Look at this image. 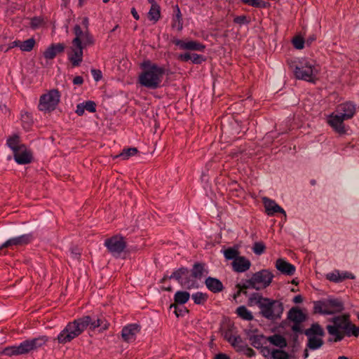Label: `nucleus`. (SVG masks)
Wrapping results in <instances>:
<instances>
[{
	"label": "nucleus",
	"instance_id": "1",
	"mask_svg": "<svg viewBox=\"0 0 359 359\" xmlns=\"http://www.w3.org/2000/svg\"><path fill=\"white\" fill-rule=\"evenodd\" d=\"M75 37L68 52V59L73 66H79L83 60V50L94 43V40L88 31L81 29L79 25L74 27Z\"/></svg>",
	"mask_w": 359,
	"mask_h": 359
},
{
	"label": "nucleus",
	"instance_id": "2",
	"mask_svg": "<svg viewBox=\"0 0 359 359\" xmlns=\"http://www.w3.org/2000/svg\"><path fill=\"white\" fill-rule=\"evenodd\" d=\"M143 70L139 76V83L149 89H156L161 86L165 70L164 68L149 62H144Z\"/></svg>",
	"mask_w": 359,
	"mask_h": 359
},
{
	"label": "nucleus",
	"instance_id": "3",
	"mask_svg": "<svg viewBox=\"0 0 359 359\" xmlns=\"http://www.w3.org/2000/svg\"><path fill=\"white\" fill-rule=\"evenodd\" d=\"M320 71V66L313 59L302 57L298 60L294 69L297 79L314 83Z\"/></svg>",
	"mask_w": 359,
	"mask_h": 359
},
{
	"label": "nucleus",
	"instance_id": "4",
	"mask_svg": "<svg viewBox=\"0 0 359 359\" xmlns=\"http://www.w3.org/2000/svg\"><path fill=\"white\" fill-rule=\"evenodd\" d=\"M48 340V337L45 335L25 340L19 345L6 347L2 351L1 354L7 356L27 354L42 347L46 344Z\"/></svg>",
	"mask_w": 359,
	"mask_h": 359
},
{
	"label": "nucleus",
	"instance_id": "5",
	"mask_svg": "<svg viewBox=\"0 0 359 359\" xmlns=\"http://www.w3.org/2000/svg\"><path fill=\"white\" fill-rule=\"evenodd\" d=\"M88 320V318H81L69 323L57 335L58 343L65 344L79 336L87 328Z\"/></svg>",
	"mask_w": 359,
	"mask_h": 359
},
{
	"label": "nucleus",
	"instance_id": "6",
	"mask_svg": "<svg viewBox=\"0 0 359 359\" xmlns=\"http://www.w3.org/2000/svg\"><path fill=\"white\" fill-rule=\"evenodd\" d=\"M313 305L314 312L322 315H332L344 308L340 300L332 297L314 302Z\"/></svg>",
	"mask_w": 359,
	"mask_h": 359
},
{
	"label": "nucleus",
	"instance_id": "7",
	"mask_svg": "<svg viewBox=\"0 0 359 359\" xmlns=\"http://www.w3.org/2000/svg\"><path fill=\"white\" fill-rule=\"evenodd\" d=\"M259 307L262 316L269 320L280 318L283 311V304L280 302L269 299H264L260 302Z\"/></svg>",
	"mask_w": 359,
	"mask_h": 359
},
{
	"label": "nucleus",
	"instance_id": "8",
	"mask_svg": "<svg viewBox=\"0 0 359 359\" xmlns=\"http://www.w3.org/2000/svg\"><path fill=\"white\" fill-rule=\"evenodd\" d=\"M60 100V94L59 91L55 89L50 90L40 97L38 108L41 111H52L56 108Z\"/></svg>",
	"mask_w": 359,
	"mask_h": 359
},
{
	"label": "nucleus",
	"instance_id": "9",
	"mask_svg": "<svg viewBox=\"0 0 359 359\" xmlns=\"http://www.w3.org/2000/svg\"><path fill=\"white\" fill-rule=\"evenodd\" d=\"M324 330L318 324H313L306 331V335L308 337L307 346L310 349L316 350L320 348L323 344V337Z\"/></svg>",
	"mask_w": 359,
	"mask_h": 359
},
{
	"label": "nucleus",
	"instance_id": "10",
	"mask_svg": "<svg viewBox=\"0 0 359 359\" xmlns=\"http://www.w3.org/2000/svg\"><path fill=\"white\" fill-rule=\"evenodd\" d=\"M170 278L175 279L184 287L187 289L197 288L198 280L191 276V273L187 268H180L174 271Z\"/></svg>",
	"mask_w": 359,
	"mask_h": 359
},
{
	"label": "nucleus",
	"instance_id": "11",
	"mask_svg": "<svg viewBox=\"0 0 359 359\" xmlns=\"http://www.w3.org/2000/svg\"><path fill=\"white\" fill-rule=\"evenodd\" d=\"M273 278V273L269 270L264 269L254 273L249 280V284L256 290H261L268 287Z\"/></svg>",
	"mask_w": 359,
	"mask_h": 359
},
{
	"label": "nucleus",
	"instance_id": "12",
	"mask_svg": "<svg viewBox=\"0 0 359 359\" xmlns=\"http://www.w3.org/2000/svg\"><path fill=\"white\" fill-rule=\"evenodd\" d=\"M104 245L107 250L114 255H119L126 248V243L123 238L115 236L104 241Z\"/></svg>",
	"mask_w": 359,
	"mask_h": 359
},
{
	"label": "nucleus",
	"instance_id": "13",
	"mask_svg": "<svg viewBox=\"0 0 359 359\" xmlns=\"http://www.w3.org/2000/svg\"><path fill=\"white\" fill-rule=\"evenodd\" d=\"M347 120L344 118L337 110L327 117V122L330 126L338 133L344 134L346 133L344 121Z\"/></svg>",
	"mask_w": 359,
	"mask_h": 359
},
{
	"label": "nucleus",
	"instance_id": "14",
	"mask_svg": "<svg viewBox=\"0 0 359 359\" xmlns=\"http://www.w3.org/2000/svg\"><path fill=\"white\" fill-rule=\"evenodd\" d=\"M13 155L16 163L20 165L29 163L32 160V153L24 144H21L19 149L13 152Z\"/></svg>",
	"mask_w": 359,
	"mask_h": 359
},
{
	"label": "nucleus",
	"instance_id": "15",
	"mask_svg": "<svg viewBox=\"0 0 359 359\" xmlns=\"http://www.w3.org/2000/svg\"><path fill=\"white\" fill-rule=\"evenodd\" d=\"M266 213L269 216H273L276 213H281L286 218V212L274 200L267 197L262 198Z\"/></svg>",
	"mask_w": 359,
	"mask_h": 359
},
{
	"label": "nucleus",
	"instance_id": "16",
	"mask_svg": "<svg viewBox=\"0 0 359 359\" xmlns=\"http://www.w3.org/2000/svg\"><path fill=\"white\" fill-rule=\"evenodd\" d=\"M174 43L181 50H198L203 51L205 46L196 41H184L176 39Z\"/></svg>",
	"mask_w": 359,
	"mask_h": 359
},
{
	"label": "nucleus",
	"instance_id": "17",
	"mask_svg": "<svg viewBox=\"0 0 359 359\" xmlns=\"http://www.w3.org/2000/svg\"><path fill=\"white\" fill-rule=\"evenodd\" d=\"M32 239V235L30 233L21 235L20 236L8 239L2 244L0 248L25 245L29 243Z\"/></svg>",
	"mask_w": 359,
	"mask_h": 359
},
{
	"label": "nucleus",
	"instance_id": "18",
	"mask_svg": "<svg viewBox=\"0 0 359 359\" xmlns=\"http://www.w3.org/2000/svg\"><path fill=\"white\" fill-rule=\"evenodd\" d=\"M326 278L334 283H339L346 279H354L355 276L346 271H341L339 270H334L326 274Z\"/></svg>",
	"mask_w": 359,
	"mask_h": 359
},
{
	"label": "nucleus",
	"instance_id": "19",
	"mask_svg": "<svg viewBox=\"0 0 359 359\" xmlns=\"http://www.w3.org/2000/svg\"><path fill=\"white\" fill-rule=\"evenodd\" d=\"M140 332V327L136 324H131L123 328L121 335L128 342L133 341Z\"/></svg>",
	"mask_w": 359,
	"mask_h": 359
},
{
	"label": "nucleus",
	"instance_id": "20",
	"mask_svg": "<svg viewBox=\"0 0 359 359\" xmlns=\"http://www.w3.org/2000/svg\"><path fill=\"white\" fill-rule=\"evenodd\" d=\"M250 266V261L246 257L242 256H238L232 262L233 271L238 273H243L248 271Z\"/></svg>",
	"mask_w": 359,
	"mask_h": 359
},
{
	"label": "nucleus",
	"instance_id": "21",
	"mask_svg": "<svg viewBox=\"0 0 359 359\" xmlns=\"http://www.w3.org/2000/svg\"><path fill=\"white\" fill-rule=\"evenodd\" d=\"M337 111L346 119H349L353 116L356 111V107L350 102H346L339 105Z\"/></svg>",
	"mask_w": 359,
	"mask_h": 359
},
{
	"label": "nucleus",
	"instance_id": "22",
	"mask_svg": "<svg viewBox=\"0 0 359 359\" xmlns=\"http://www.w3.org/2000/svg\"><path fill=\"white\" fill-rule=\"evenodd\" d=\"M190 298L189 292L187 291H177L174 295L175 304L170 306V309H175V313L177 317H179L177 312V305H182L186 304Z\"/></svg>",
	"mask_w": 359,
	"mask_h": 359
},
{
	"label": "nucleus",
	"instance_id": "23",
	"mask_svg": "<svg viewBox=\"0 0 359 359\" xmlns=\"http://www.w3.org/2000/svg\"><path fill=\"white\" fill-rule=\"evenodd\" d=\"M276 269L282 273L292 276L295 272V266L283 259H278L276 262Z\"/></svg>",
	"mask_w": 359,
	"mask_h": 359
},
{
	"label": "nucleus",
	"instance_id": "24",
	"mask_svg": "<svg viewBox=\"0 0 359 359\" xmlns=\"http://www.w3.org/2000/svg\"><path fill=\"white\" fill-rule=\"evenodd\" d=\"M65 46L62 43L52 44L48 47L43 53V56L46 60L53 59L58 53L62 52Z\"/></svg>",
	"mask_w": 359,
	"mask_h": 359
},
{
	"label": "nucleus",
	"instance_id": "25",
	"mask_svg": "<svg viewBox=\"0 0 359 359\" xmlns=\"http://www.w3.org/2000/svg\"><path fill=\"white\" fill-rule=\"evenodd\" d=\"M263 355L265 357H269L268 359H288L289 355L287 353L280 349L264 348Z\"/></svg>",
	"mask_w": 359,
	"mask_h": 359
},
{
	"label": "nucleus",
	"instance_id": "26",
	"mask_svg": "<svg viewBox=\"0 0 359 359\" xmlns=\"http://www.w3.org/2000/svg\"><path fill=\"white\" fill-rule=\"evenodd\" d=\"M250 341L252 346L256 348L262 349V353L264 348H266V347H264V346L267 342V337H265L262 334L252 335L250 337Z\"/></svg>",
	"mask_w": 359,
	"mask_h": 359
},
{
	"label": "nucleus",
	"instance_id": "27",
	"mask_svg": "<svg viewBox=\"0 0 359 359\" xmlns=\"http://www.w3.org/2000/svg\"><path fill=\"white\" fill-rule=\"evenodd\" d=\"M83 318H88L89 319V323H88V327L89 326L90 329H95L97 327H100L101 330H105L108 329L109 323L103 318H97L96 320H92L91 318L88 316H83Z\"/></svg>",
	"mask_w": 359,
	"mask_h": 359
},
{
	"label": "nucleus",
	"instance_id": "28",
	"mask_svg": "<svg viewBox=\"0 0 359 359\" xmlns=\"http://www.w3.org/2000/svg\"><path fill=\"white\" fill-rule=\"evenodd\" d=\"M205 283L208 289L212 292H219L223 289L222 282L217 278L209 277L206 278Z\"/></svg>",
	"mask_w": 359,
	"mask_h": 359
},
{
	"label": "nucleus",
	"instance_id": "29",
	"mask_svg": "<svg viewBox=\"0 0 359 359\" xmlns=\"http://www.w3.org/2000/svg\"><path fill=\"white\" fill-rule=\"evenodd\" d=\"M267 341L280 348H283L287 346L286 339L280 334H273L267 337Z\"/></svg>",
	"mask_w": 359,
	"mask_h": 359
},
{
	"label": "nucleus",
	"instance_id": "30",
	"mask_svg": "<svg viewBox=\"0 0 359 359\" xmlns=\"http://www.w3.org/2000/svg\"><path fill=\"white\" fill-rule=\"evenodd\" d=\"M327 329L328 333L332 337V340H334V341H338L344 338V330L339 327H337L336 326H334L332 325H327Z\"/></svg>",
	"mask_w": 359,
	"mask_h": 359
},
{
	"label": "nucleus",
	"instance_id": "31",
	"mask_svg": "<svg viewBox=\"0 0 359 359\" xmlns=\"http://www.w3.org/2000/svg\"><path fill=\"white\" fill-rule=\"evenodd\" d=\"M332 322V325L336 326L337 327H339L344 331L348 330L350 325V322L348 321V319L346 316H339L335 317L333 318Z\"/></svg>",
	"mask_w": 359,
	"mask_h": 359
},
{
	"label": "nucleus",
	"instance_id": "32",
	"mask_svg": "<svg viewBox=\"0 0 359 359\" xmlns=\"http://www.w3.org/2000/svg\"><path fill=\"white\" fill-rule=\"evenodd\" d=\"M288 318L294 323H301L304 320L305 316L301 310L293 308L288 313Z\"/></svg>",
	"mask_w": 359,
	"mask_h": 359
},
{
	"label": "nucleus",
	"instance_id": "33",
	"mask_svg": "<svg viewBox=\"0 0 359 359\" xmlns=\"http://www.w3.org/2000/svg\"><path fill=\"white\" fill-rule=\"evenodd\" d=\"M205 273H207V271H205L204 266L201 264H195L191 272V276L197 280H201Z\"/></svg>",
	"mask_w": 359,
	"mask_h": 359
},
{
	"label": "nucleus",
	"instance_id": "34",
	"mask_svg": "<svg viewBox=\"0 0 359 359\" xmlns=\"http://www.w3.org/2000/svg\"><path fill=\"white\" fill-rule=\"evenodd\" d=\"M224 337L233 347H241L242 340L239 336L233 334L231 332H226Z\"/></svg>",
	"mask_w": 359,
	"mask_h": 359
},
{
	"label": "nucleus",
	"instance_id": "35",
	"mask_svg": "<svg viewBox=\"0 0 359 359\" xmlns=\"http://www.w3.org/2000/svg\"><path fill=\"white\" fill-rule=\"evenodd\" d=\"M148 18L154 23L160 18V6L158 4H153L148 13Z\"/></svg>",
	"mask_w": 359,
	"mask_h": 359
},
{
	"label": "nucleus",
	"instance_id": "36",
	"mask_svg": "<svg viewBox=\"0 0 359 359\" xmlns=\"http://www.w3.org/2000/svg\"><path fill=\"white\" fill-rule=\"evenodd\" d=\"M236 313L239 317L245 320H251L253 318L251 311L244 306L238 307L236 309Z\"/></svg>",
	"mask_w": 359,
	"mask_h": 359
},
{
	"label": "nucleus",
	"instance_id": "37",
	"mask_svg": "<svg viewBox=\"0 0 359 359\" xmlns=\"http://www.w3.org/2000/svg\"><path fill=\"white\" fill-rule=\"evenodd\" d=\"M137 153V149L135 147H130L124 149L122 152L117 156L123 160H127L130 157L135 156Z\"/></svg>",
	"mask_w": 359,
	"mask_h": 359
},
{
	"label": "nucleus",
	"instance_id": "38",
	"mask_svg": "<svg viewBox=\"0 0 359 359\" xmlns=\"http://www.w3.org/2000/svg\"><path fill=\"white\" fill-rule=\"evenodd\" d=\"M35 45V40L33 38L21 41L20 50L25 52L31 51Z\"/></svg>",
	"mask_w": 359,
	"mask_h": 359
},
{
	"label": "nucleus",
	"instance_id": "39",
	"mask_svg": "<svg viewBox=\"0 0 359 359\" xmlns=\"http://www.w3.org/2000/svg\"><path fill=\"white\" fill-rule=\"evenodd\" d=\"M7 145L10 147L13 152L16 151L21 145L19 144V137L17 135H13L9 137L7 140Z\"/></svg>",
	"mask_w": 359,
	"mask_h": 359
},
{
	"label": "nucleus",
	"instance_id": "40",
	"mask_svg": "<svg viewBox=\"0 0 359 359\" xmlns=\"http://www.w3.org/2000/svg\"><path fill=\"white\" fill-rule=\"evenodd\" d=\"M223 255L226 259H233V261L238 257L239 252L238 250L230 248L223 250Z\"/></svg>",
	"mask_w": 359,
	"mask_h": 359
},
{
	"label": "nucleus",
	"instance_id": "41",
	"mask_svg": "<svg viewBox=\"0 0 359 359\" xmlns=\"http://www.w3.org/2000/svg\"><path fill=\"white\" fill-rule=\"evenodd\" d=\"M192 299L195 304H201L207 300V295L202 292H198L192 294Z\"/></svg>",
	"mask_w": 359,
	"mask_h": 359
},
{
	"label": "nucleus",
	"instance_id": "42",
	"mask_svg": "<svg viewBox=\"0 0 359 359\" xmlns=\"http://www.w3.org/2000/svg\"><path fill=\"white\" fill-rule=\"evenodd\" d=\"M265 245L262 242H257L254 244L252 250L255 254L260 255L264 253L265 250Z\"/></svg>",
	"mask_w": 359,
	"mask_h": 359
},
{
	"label": "nucleus",
	"instance_id": "43",
	"mask_svg": "<svg viewBox=\"0 0 359 359\" xmlns=\"http://www.w3.org/2000/svg\"><path fill=\"white\" fill-rule=\"evenodd\" d=\"M82 103L85 110L89 112H95L96 111V104L93 101L88 100Z\"/></svg>",
	"mask_w": 359,
	"mask_h": 359
},
{
	"label": "nucleus",
	"instance_id": "44",
	"mask_svg": "<svg viewBox=\"0 0 359 359\" xmlns=\"http://www.w3.org/2000/svg\"><path fill=\"white\" fill-rule=\"evenodd\" d=\"M20 43L21 41L20 40H15L12 41L11 43H8L7 46H1L0 48L1 50H4L5 52L8 51V50L13 48L15 47H18L20 49Z\"/></svg>",
	"mask_w": 359,
	"mask_h": 359
},
{
	"label": "nucleus",
	"instance_id": "45",
	"mask_svg": "<svg viewBox=\"0 0 359 359\" xmlns=\"http://www.w3.org/2000/svg\"><path fill=\"white\" fill-rule=\"evenodd\" d=\"M292 43L297 49H302L304 45V39L301 36H296L292 40Z\"/></svg>",
	"mask_w": 359,
	"mask_h": 359
},
{
	"label": "nucleus",
	"instance_id": "46",
	"mask_svg": "<svg viewBox=\"0 0 359 359\" xmlns=\"http://www.w3.org/2000/svg\"><path fill=\"white\" fill-rule=\"evenodd\" d=\"M348 335H353L355 337L359 336V327H356L354 325L350 323L348 329L347 330Z\"/></svg>",
	"mask_w": 359,
	"mask_h": 359
},
{
	"label": "nucleus",
	"instance_id": "47",
	"mask_svg": "<svg viewBox=\"0 0 359 359\" xmlns=\"http://www.w3.org/2000/svg\"><path fill=\"white\" fill-rule=\"evenodd\" d=\"M241 1L248 5L255 6V7H262L264 6V4L262 3V1H261L259 0H241Z\"/></svg>",
	"mask_w": 359,
	"mask_h": 359
},
{
	"label": "nucleus",
	"instance_id": "48",
	"mask_svg": "<svg viewBox=\"0 0 359 359\" xmlns=\"http://www.w3.org/2000/svg\"><path fill=\"white\" fill-rule=\"evenodd\" d=\"M190 60H191V62L193 63L199 64V63L202 62L204 60L201 55L194 53V54H191Z\"/></svg>",
	"mask_w": 359,
	"mask_h": 359
},
{
	"label": "nucleus",
	"instance_id": "49",
	"mask_svg": "<svg viewBox=\"0 0 359 359\" xmlns=\"http://www.w3.org/2000/svg\"><path fill=\"white\" fill-rule=\"evenodd\" d=\"M43 20L40 18H34L31 21V26L32 28L36 29L38 28L41 25H42Z\"/></svg>",
	"mask_w": 359,
	"mask_h": 359
},
{
	"label": "nucleus",
	"instance_id": "50",
	"mask_svg": "<svg viewBox=\"0 0 359 359\" xmlns=\"http://www.w3.org/2000/svg\"><path fill=\"white\" fill-rule=\"evenodd\" d=\"M172 27L179 31L182 30V18H174Z\"/></svg>",
	"mask_w": 359,
	"mask_h": 359
},
{
	"label": "nucleus",
	"instance_id": "51",
	"mask_svg": "<svg viewBox=\"0 0 359 359\" xmlns=\"http://www.w3.org/2000/svg\"><path fill=\"white\" fill-rule=\"evenodd\" d=\"M234 22L239 24V25H245L248 22L247 20V18L245 15H241L236 17L233 20Z\"/></svg>",
	"mask_w": 359,
	"mask_h": 359
},
{
	"label": "nucleus",
	"instance_id": "52",
	"mask_svg": "<svg viewBox=\"0 0 359 359\" xmlns=\"http://www.w3.org/2000/svg\"><path fill=\"white\" fill-rule=\"evenodd\" d=\"M85 108L83 107V103L78 104L76 106V113L79 116H82L85 112Z\"/></svg>",
	"mask_w": 359,
	"mask_h": 359
},
{
	"label": "nucleus",
	"instance_id": "53",
	"mask_svg": "<svg viewBox=\"0 0 359 359\" xmlns=\"http://www.w3.org/2000/svg\"><path fill=\"white\" fill-rule=\"evenodd\" d=\"M92 74L93 76L94 79L97 81H99L102 77V74L100 71L93 69Z\"/></svg>",
	"mask_w": 359,
	"mask_h": 359
},
{
	"label": "nucleus",
	"instance_id": "54",
	"mask_svg": "<svg viewBox=\"0 0 359 359\" xmlns=\"http://www.w3.org/2000/svg\"><path fill=\"white\" fill-rule=\"evenodd\" d=\"M178 58L182 61H188L190 60L191 58V54L190 53H183L180 54L178 56Z\"/></svg>",
	"mask_w": 359,
	"mask_h": 359
},
{
	"label": "nucleus",
	"instance_id": "55",
	"mask_svg": "<svg viewBox=\"0 0 359 359\" xmlns=\"http://www.w3.org/2000/svg\"><path fill=\"white\" fill-rule=\"evenodd\" d=\"M83 78L79 76L74 77L73 79V83L75 85H81L83 83Z\"/></svg>",
	"mask_w": 359,
	"mask_h": 359
},
{
	"label": "nucleus",
	"instance_id": "56",
	"mask_svg": "<svg viewBox=\"0 0 359 359\" xmlns=\"http://www.w3.org/2000/svg\"><path fill=\"white\" fill-rule=\"evenodd\" d=\"M299 323H294V324L292 325V330L294 331V332H300L301 329H300V325L299 324Z\"/></svg>",
	"mask_w": 359,
	"mask_h": 359
},
{
	"label": "nucleus",
	"instance_id": "57",
	"mask_svg": "<svg viewBox=\"0 0 359 359\" xmlns=\"http://www.w3.org/2000/svg\"><path fill=\"white\" fill-rule=\"evenodd\" d=\"M215 359H229V358L226 354L219 353L215 357Z\"/></svg>",
	"mask_w": 359,
	"mask_h": 359
},
{
	"label": "nucleus",
	"instance_id": "58",
	"mask_svg": "<svg viewBox=\"0 0 359 359\" xmlns=\"http://www.w3.org/2000/svg\"><path fill=\"white\" fill-rule=\"evenodd\" d=\"M293 301L296 304L301 303L302 302V297L300 295L295 296Z\"/></svg>",
	"mask_w": 359,
	"mask_h": 359
},
{
	"label": "nucleus",
	"instance_id": "59",
	"mask_svg": "<svg viewBox=\"0 0 359 359\" xmlns=\"http://www.w3.org/2000/svg\"><path fill=\"white\" fill-rule=\"evenodd\" d=\"M131 13H132V15H133V16L134 17L135 19L139 20L140 16H139L137 12L136 11V10L135 8H132Z\"/></svg>",
	"mask_w": 359,
	"mask_h": 359
},
{
	"label": "nucleus",
	"instance_id": "60",
	"mask_svg": "<svg viewBox=\"0 0 359 359\" xmlns=\"http://www.w3.org/2000/svg\"><path fill=\"white\" fill-rule=\"evenodd\" d=\"M177 312H178L179 316H182V313H187V312H188V311H187L186 309H179L177 308Z\"/></svg>",
	"mask_w": 359,
	"mask_h": 359
},
{
	"label": "nucleus",
	"instance_id": "61",
	"mask_svg": "<svg viewBox=\"0 0 359 359\" xmlns=\"http://www.w3.org/2000/svg\"><path fill=\"white\" fill-rule=\"evenodd\" d=\"M177 13L175 18H182L180 11V8L178 7H177Z\"/></svg>",
	"mask_w": 359,
	"mask_h": 359
},
{
	"label": "nucleus",
	"instance_id": "62",
	"mask_svg": "<svg viewBox=\"0 0 359 359\" xmlns=\"http://www.w3.org/2000/svg\"><path fill=\"white\" fill-rule=\"evenodd\" d=\"M147 1H148L151 4V6H152L153 4H156L155 3V0H147Z\"/></svg>",
	"mask_w": 359,
	"mask_h": 359
},
{
	"label": "nucleus",
	"instance_id": "63",
	"mask_svg": "<svg viewBox=\"0 0 359 359\" xmlns=\"http://www.w3.org/2000/svg\"><path fill=\"white\" fill-rule=\"evenodd\" d=\"M338 359H348V358L345 356H340Z\"/></svg>",
	"mask_w": 359,
	"mask_h": 359
},
{
	"label": "nucleus",
	"instance_id": "64",
	"mask_svg": "<svg viewBox=\"0 0 359 359\" xmlns=\"http://www.w3.org/2000/svg\"><path fill=\"white\" fill-rule=\"evenodd\" d=\"M308 356H309V353L307 351H306L304 353V358H306Z\"/></svg>",
	"mask_w": 359,
	"mask_h": 359
}]
</instances>
